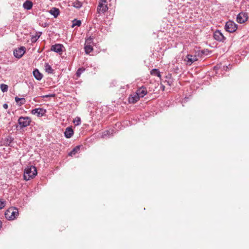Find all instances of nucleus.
I'll return each mask as SVG.
<instances>
[{"mask_svg":"<svg viewBox=\"0 0 249 249\" xmlns=\"http://www.w3.org/2000/svg\"><path fill=\"white\" fill-rule=\"evenodd\" d=\"M37 174V170L36 167L30 166L27 167L24 171V178L26 180H29L34 178Z\"/></svg>","mask_w":249,"mask_h":249,"instance_id":"obj_1","label":"nucleus"},{"mask_svg":"<svg viewBox=\"0 0 249 249\" xmlns=\"http://www.w3.org/2000/svg\"><path fill=\"white\" fill-rule=\"evenodd\" d=\"M5 218L8 220H13L16 218V207L8 208L4 213Z\"/></svg>","mask_w":249,"mask_h":249,"instance_id":"obj_2","label":"nucleus"},{"mask_svg":"<svg viewBox=\"0 0 249 249\" xmlns=\"http://www.w3.org/2000/svg\"><path fill=\"white\" fill-rule=\"evenodd\" d=\"M14 140L15 138L12 136V134L11 133H10V135L6 137L4 140V144L5 145L6 148L9 150L11 147L14 148Z\"/></svg>","mask_w":249,"mask_h":249,"instance_id":"obj_3","label":"nucleus"},{"mask_svg":"<svg viewBox=\"0 0 249 249\" xmlns=\"http://www.w3.org/2000/svg\"><path fill=\"white\" fill-rule=\"evenodd\" d=\"M31 122V120L28 117H20L18 119V124L21 128L28 126Z\"/></svg>","mask_w":249,"mask_h":249,"instance_id":"obj_4","label":"nucleus"},{"mask_svg":"<svg viewBox=\"0 0 249 249\" xmlns=\"http://www.w3.org/2000/svg\"><path fill=\"white\" fill-rule=\"evenodd\" d=\"M225 29L230 33H233L237 29V25L233 21L229 20L226 23Z\"/></svg>","mask_w":249,"mask_h":249,"instance_id":"obj_5","label":"nucleus"},{"mask_svg":"<svg viewBox=\"0 0 249 249\" xmlns=\"http://www.w3.org/2000/svg\"><path fill=\"white\" fill-rule=\"evenodd\" d=\"M31 113L37 117H42L46 113V110L43 108H36L32 110Z\"/></svg>","mask_w":249,"mask_h":249,"instance_id":"obj_6","label":"nucleus"},{"mask_svg":"<svg viewBox=\"0 0 249 249\" xmlns=\"http://www.w3.org/2000/svg\"><path fill=\"white\" fill-rule=\"evenodd\" d=\"M64 48L63 45L61 44H55L51 46V50L55 53H58L59 54H62Z\"/></svg>","mask_w":249,"mask_h":249,"instance_id":"obj_7","label":"nucleus"},{"mask_svg":"<svg viewBox=\"0 0 249 249\" xmlns=\"http://www.w3.org/2000/svg\"><path fill=\"white\" fill-rule=\"evenodd\" d=\"M248 17L247 14L243 12L239 13L236 18V20L238 23H243L248 19Z\"/></svg>","mask_w":249,"mask_h":249,"instance_id":"obj_8","label":"nucleus"},{"mask_svg":"<svg viewBox=\"0 0 249 249\" xmlns=\"http://www.w3.org/2000/svg\"><path fill=\"white\" fill-rule=\"evenodd\" d=\"M213 38L218 41H224L226 37L219 30L216 31L213 34Z\"/></svg>","mask_w":249,"mask_h":249,"instance_id":"obj_9","label":"nucleus"},{"mask_svg":"<svg viewBox=\"0 0 249 249\" xmlns=\"http://www.w3.org/2000/svg\"><path fill=\"white\" fill-rule=\"evenodd\" d=\"M108 9V7L107 4L105 3H99L97 7V12L99 14H103L106 12Z\"/></svg>","mask_w":249,"mask_h":249,"instance_id":"obj_10","label":"nucleus"},{"mask_svg":"<svg viewBox=\"0 0 249 249\" xmlns=\"http://www.w3.org/2000/svg\"><path fill=\"white\" fill-rule=\"evenodd\" d=\"M147 93V91L146 88L142 86L138 89L136 91L137 94L140 98L143 97Z\"/></svg>","mask_w":249,"mask_h":249,"instance_id":"obj_11","label":"nucleus"},{"mask_svg":"<svg viewBox=\"0 0 249 249\" xmlns=\"http://www.w3.org/2000/svg\"><path fill=\"white\" fill-rule=\"evenodd\" d=\"M197 60V58L196 55H193L191 54H188L186 58L185 59V61L187 62V64L189 65H191L193 62Z\"/></svg>","mask_w":249,"mask_h":249,"instance_id":"obj_12","label":"nucleus"},{"mask_svg":"<svg viewBox=\"0 0 249 249\" xmlns=\"http://www.w3.org/2000/svg\"><path fill=\"white\" fill-rule=\"evenodd\" d=\"M26 52V48L24 46H21L17 50V58L19 59Z\"/></svg>","mask_w":249,"mask_h":249,"instance_id":"obj_13","label":"nucleus"},{"mask_svg":"<svg viewBox=\"0 0 249 249\" xmlns=\"http://www.w3.org/2000/svg\"><path fill=\"white\" fill-rule=\"evenodd\" d=\"M73 135V130L71 127L66 128L64 132V135L67 138H71Z\"/></svg>","mask_w":249,"mask_h":249,"instance_id":"obj_14","label":"nucleus"},{"mask_svg":"<svg viewBox=\"0 0 249 249\" xmlns=\"http://www.w3.org/2000/svg\"><path fill=\"white\" fill-rule=\"evenodd\" d=\"M140 97L136 94L134 95H130L128 98V102L129 103L134 104L138 101Z\"/></svg>","mask_w":249,"mask_h":249,"instance_id":"obj_15","label":"nucleus"},{"mask_svg":"<svg viewBox=\"0 0 249 249\" xmlns=\"http://www.w3.org/2000/svg\"><path fill=\"white\" fill-rule=\"evenodd\" d=\"M33 5V2L29 0H26L23 4V7L26 10H30L32 8Z\"/></svg>","mask_w":249,"mask_h":249,"instance_id":"obj_16","label":"nucleus"},{"mask_svg":"<svg viewBox=\"0 0 249 249\" xmlns=\"http://www.w3.org/2000/svg\"><path fill=\"white\" fill-rule=\"evenodd\" d=\"M33 75L35 78L37 80H40L43 77V75L37 69H35L33 72Z\"/></svg>","mask_w":249,"mask_h":249,"instance_id":"obj_17","label":"nucleus"},{"mask_svg":"<svg viewBox=\"0 0 249 249\" xmlns=\"http://www.w3.org/2000/svg\"><path fill=\"white\" fill-rule=\"evenodd\" d=\"M42 34V32H36L35 35H32L31 37V41L33 43L36 42L40 37Z\"/></svg>","mask_w":249,"mask_h":249,"instance_id":"obj_18","label":"nucleus"},{"mask_svg":"<svg viewBox=\"0 0 249 249\" xmlns=\"http://www.w3.org/2000/svg\"><path fill=\"white\" fill-rule=\"evenodd\" d=\"M50 13L53 16L54 18H56L59 15V10L56 8H53L50 11Z\"/></svg>","mask_w":249,"mask_h":249,"instance_id":"obj_19","label":"nucleus"},{"mask_svg":"<svg viewBox=\"0 0 249 249\" xmlns=\"http://www.w3.org/2000/svg\"><path fill=\"white\" fill-rule=\"evenodd\" d=\"M95 36H87V37L86 38L85 40V44H93V39H94Z\"/></svg>","mask_w":249,"mask_h":249,"instance_id":"obj_20","label":"nucleus"},{"mask_svg":"<svg viewBox=\"0 0 249 249\" xmlns=\"http://www.w3.org/2000/svg\"><path fill=\"white\" fill-rule=\"evenodd\" d=\"M113 130H106L104 131L102 135V138L110 137L113 135Z\"/></svg>","mask_w":249,"mask_h":249,"instance_id":"obj_21","label":"nucleus"},{"mask_svg":"<svg viewBox=\"0 0 249 249\" xmlns=\"http://www.w3.org/2000/svg\"><path fill=\"white\" fill-rule=\"evenodd\" d=\"M84 49L86 53L89 54L93 51V47L92 45L85 44Z\"/></svg>","mask_w":249,"mask_h":249,"instance_id":"obj_22","label":"nucleus"},{"mask_svg":"<svg viewBox=\"0 0 249 249\" xmlns=\"http://www.w3.org/2000/svg\"><path fill=\"white\" fill-rule=\"evenodd\" d=\"M44 66L45 70L46 72L50 74H52L53 73V70L48 63H45Z\"/></svg>","mask_w":249,"mask_h":249,"instance_id":"obj_23","label":"nucleus"},{"mask_svg":"<svg viewBox=\"0 0 249 249\" xmlns=\"http://www.w3.org/2000/svg\"><path fill=\"white\" fill-rule=\"evenodd\" d=\"M80 150V146H76L69 153V156H72L74 155L76 153Z\"/></svg>","mask_w":249,"mask_h":249,"instance_id":"obj_24","label":"nucleus"},{"mask_svg":"<svg viewBox=\"0 0 249 249\" xmlns=\"http://www.w3.org/2000/svg\"><path fill=\"white\" fill-rule=\"evenodd\" d=\"M73 6L77 9L81 8L82 6V3L79 0H76L72 3Z\"/></svg>","mask_w":249,"mask_h":249,"instance_id":"obj_25","label":"nucleus"},{"mask_svg":"<svg viewBox=\"0 0 249 249\" xmlns=\"http://www.w3.org/2000/svg\"><path fill=\"white\" fill-rule=\"evenodd\" d=\"M26 100L24 98H18L17 97V104L19 106L25 103Z\"/></svg>","mask_w":249,"mask_h":249,"instance_id":"obj_26","label":"nucleus"},{"mask_svg":"<svg viewBox=\"0 0 249 249\" xmlns=\"http://www.w3.org/2000/svg\"><path fill=\"white\" fill-rule=\"evenodd\" d=\"M150 73H151V75H153L154 76H157L160 77L161 76L160 72L159 71L156 69H154L152 70Z\"/></svg>","mask_w":249,"mask_h":249,"instance_id":"obj_27","label":"nucleus"},{"mask_svg":"<svg viewBox=\"0 0 249 249\" xmlns=\"http://www.w3.org/2000/svg\"><path fill=\"white\" fill-rule=\"evenodd\" d=\"M0 88L1 90L3 92H5L7 91L8 87L6 84H1L0 85Z\"/></svg>","mask_w":249,"mask_h":249,"instance_id":"obj_28","label":"nucleus"},{"mask_svg":"<svg viewBox=\"0 0 249 249\" xmlns=\"http://www.w3.org/2000/svg\"><path fill=\"white\" fill-rule=\"evenodd\" d=\"M85 71V69L84 68H79L76 72V75L77 77H79L81 74Z\"/></svg>","mask_w":249,"mask_h":249,"instance_id":"obj_29","label":"nucleus"},{"mask_svg":"<svg viewBox=\"0 0 249 249\" xmlns=\"http://www.w3.org/2000/svg\"><path fill=\"white\" fill-rule=\"evenodd\" d=\"M81 24V22L79 20L74 19L73 20L72 27L75 26H80Z\"/></svg>","mask_w":249,"mask_h":249,"instance_id":"obj_30","label":"nucleus"},{"mask_svg":"<svg viewBox=\"0 0 249 249\" xmlns=\"http://www.w3.org/2000/svg\"><path fill=\"white\" fill-rule=\"evenodd\" d=\"M73 122L76 125H79L81 123V119L79 117H76L73 120Z\"/></svg>","mask_w":249,"mask_h":249,"instance_id":"obj_31","label":"nucleus"},{"mask_svg":"<svg viewBox=\"0 0 249 249\" xmlns=\"http://www.w3.org/2000/svg\"><path fill=\"white\" fill-rule=\"evenodd\" d=\"M5 206V202L0 199V210L3 208Z\"/></svg>","mask_w":249,"mask_h":249,"instance_id":"obj_32","label":"nucleus"},{"mask_svg":"<svg viewBox=\"0 0 249 249\" xmlns=\"http://www.w3.org/2000/svg\"><path fill=\"white\" fill-rule=\"evenodd\" d=\"M54 94H47V95H43L42 97L43 98H48V97H54Z\"/></svg>","mask_w":249,"mask_h":249,"instance_id":"obj_33","label":"nucleus"},{"mask_svg":"<svg viewBox=\"0 0 249 249\" xmlns=\"http://www.w3.org/2000/svg\"><path fill=\"white\" fill-rule=\"evenodd\" d=\"M107 3V0H100L99 3Z\"/></svg>","mask_w":249,"mask_h":249,"instance_id":"obj_34","label":"nucleus"},{"mask_svg":"<svg viewBox=\"0 0 249 249\" xmlns=\"http://www.w3.org/2000/svg\"><path fill=\"white\" fill-rule=\"evenodd\" d=\"M8 105L7 104H4L3 105V108H4L5 109H7L8 108Z\"/></svg>","mask_w":249,"mask_h":249,"instance_id":"obj_35","label":"nucleus"},{"mask_svg":"<svg viewBox=\"0 0 249 249\" xmlns=\"http://www.w3.org/2000/svg\"><path fill=\"white\" fill-rule=\"evenodd\" d=\"M16 49H15V50H13V54H14L15 57H16Z\"/></svg>","mask_w":249,"mask_h":249,"instance_id":"obj_36","label":"nucleus"},{"mask_svg":"<svg viewBox=\"0 0 249 249\" xmlns=\"http://www.w3.org/2000/svg\"><path fill=\"white\" fill-rule=\"evenodd\" d=\"M1 225H2V223H1V221H0V229L1 227Z\"/></svg>","mask_w":249,"mask_h":249,"instance_id":"obj_37","label":"nucleus"},{"mask_svg":"<svg viewBox=\"0 0 249 249\" xmlns=\"http://www.w3.org/2000/svg\"><path fill=\"white\" fill-rule=\"evenodd\" d=\"M16 213H17V216L18 215V209H17V212H16Z\"/></svg>","mask_w":249,"mask_h":249,"instance_id":"obj_38","label":"nucleus"}]
</instances>
